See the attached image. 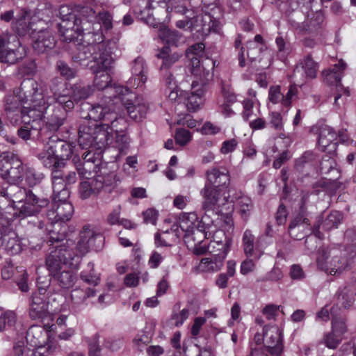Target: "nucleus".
I'll return each mask as SVG.
<instances>
[{"mask_svg":"<svg viewBox=\"0 0 356 356\" xmlns=\"http://www.w3.org/2000/svg\"><path fill=\"white\" fill-rule=\"evenodd\" d=\"M156 56L158 58L162 59L163 63L160 67V70L161 71L168 70L170 67L174 63L177 62L181 58V54L179 53H173L170 54V49L169 47H163L158 54H156Z\"/></svg>","mask_w":356,"mask_h":356,"instance_id":"nucleus-37","label":"nucleus"},{"mask_svg":"<svg viewBox=\"0 0 356 356\" xmlns=\"http://www.w3.org/2000/svg\"><path fill=\"white\" fill-rule=\"evenodd\" d=\"M337 136L334 129L329 126H324L320 129L318 144L325 148L337 140Z\"/></svg>","mask_w":356,"mask_h":356,"instance_id":"nucleus-42","label":"nucleus"},{"mask_svg":"<svg viewBox=\"0 0 356 356\" xmlns=\"http://www.w3.org/2000/svg\"><path fill=\"white\" fill-rule=\"evenodd\" d=\"M37 286L40 294H51L58 291L51 286V280L47 277H39L37 279Z\"/></svg>","mask_w":356,"mask_h":356,"instance_id":"nucleus-54","label":"nucleus"},{"mask_svg":"<svg viewBox=\"0 0 356 356\" xmlns=\"http://www.w3.org/2000/svg\"><path fill=\"white\" fill-rule=\"evenodd\" d=\"M56 69L60 72V75L65 77L67 79H72L76 75V71L70 68L67 64L63 60L57 61Z\"/></svg>","mask_w":356,"mask_h":356,"instance_id":"nucleus-59","label":"nucleus"},{"mask_svg":"<svg viewBox=\"0 0 356 356\" xmlns=\"http://www.w3.org/2000/svg\"><path fill=\"white\" fill-rule=\"evenodd\" d=\"M48 339V332L40 325H31L26 332L27 343L33 347L44 346Z\"/></svg>","mask_w":356,"mask_h":356,"instance_id":"nucleus-27","label":"nucleus"},{"mask_svg":"<svg viewBox=\"0 0 356 356\" xmlns=\"http://www.w3.org/2000/svg\"><path fill=\"white\" fill-rule=\"evenodd\" d=\"M243 245L245 255L252 257L254 255V236L248 229L245 230L243 234Z\"/></svg>","mask_w":356,"mask_h":356,"instance_id":"nucleus-49","label":"nucleus"},{"mask_svg":"<svg viewBox=\"0 0 356 356\" xmlns=\"http://www.w3.org/2000/svg\"><path fill=\"white\" fill-rule=\"evenodd\" d=\"M325 17L321 11H317L302 23H297L294 27L301 34H317L323 29Z\"/></svg>","mask_w":356,"mask_h":356,"instance_id":"nucleus-17","label":"nucleus"},{"mask_svg":"<svg viewBox=\"0 0 356 356\" xmlns=\"http://www.w3.org/2000/svg\"><path fill=\"white\" fill-rule=\"evenodd\" d=\"M90 183V179L80 182L79 193L81 199L86 200L89 198L92 195H95V191Z\"/></svg>","mask_w":356,"mask_h":356,"instance_id":"nucleus-58","label":"nucleus"},{"mask_svg":"<svg viewBox=\"0 0 356 356\" xmlns=\"http://www.w3.org/2000/svg\"><path fill=\"white\" fill-rule=\"evenodd\" d=\"M18 136L23 140L43 139L44 131H40V127L32 124H24L17 131Z\"/></svg>","mask_w":356,"mask_h":356,"instance_id":"nucleus-40","label":"nucleus"},{"mask_svg":"<svg viewBox=\"0 0 356 356\" xmlns=\"http://www.w3.org/2000/svg\"><path fill=\"white\" fill-rule=\"evenodd\" d=\"M343 340L342 337H338L332 331L324 333L320 343L324 344L329 349L335 350Z\"/></svg>","mask_w":356,"mask_h":356,"instance_id":"nucleus-47","label":"nucleus"},{"mask_svg":"<svg viewBox=\"0 0 356 356\" xmlns=\"http://www.w3.org/2000/svg\"><path fill=\"white\" fill-rule=\"evenodd\" d=\"M231 181L229 170L223 166H213L205 171V183L226 190Z\"/></svg>","mask_w":356,"mask_h":356,"instance_id":"nucleus-12","label":"nucleus"},{"mask_svg":"<svg viewBox=\"0 0 356 356\" xmlns=\"http://www.w3.org/2000/svg\"><path fill=\"white\" fill-rule=\"evenodd\" d=\"M216 241L217 243H210L209 248L218 249V250H220V252L218 253L219 254L225 253V255H227L232 243L231 238L228 237H224V240Z\"/></svg>","mask_w":356,"mask_h":356,"instance_id":"nucleus-57","label":"nucleus"},{"mask_svg":"<svg viewBox=\"0 0 356 356\" xmlns=\"http://www.w3.org/2000/svg\"><path fill=\"white\" fill-rule=\"evenodd\" d=\"M111 126H104L103 123L100 124H95V135L93 146L97 149H102L108 144L112 140Z\"/></svg>","mask_w":356,"mask_h":356,"instance_id":"nucleus-30","label":"nucleus"},{"mask_svg":"<svg viewBox=\"0 0 356 356\" xmlns=\"http://www.w3.org/2000/svg\"><path fill=\"white\" fill-rule=\"evenodd\" d=\"M48 138L59 161L65 162L66 160H68L72 156L74 148L72 144L65 140H60L54 136H48Z\"/></svg>","mask_w":356,"mask_h":356,"instance_id":"nucleus-21","label":"nucleus"},{"mask_svg":"<svg viewBox=\"0 0 356 356\" xmlns=\"http://www.w3.org/2000/svg\"><path fill=\"white\" fill-rule=\"evenodd\" d=\"M74 213L73 205L66 201H53L51 209L47 211L48 218L51 224L47 229L51 241L62 242L66 239L67 227L65 222L69 221Z\"/></svg>","mask_w":356,"mask_h":356,"instance_id":"nucleus-4","label":"nucleus"},{"mask_svg":"<svg viewBox=\"0 0 356 356\" xmlns=\"http://www.w3.org/2000/svg\"><path fill=\"white\" fill-rule=\"evenodd\" d=\"M49 201L47 199H40L30 191L21 203L22 205L17 207L19 210L17 216L21 218L34 216L38 213L42 208L46 207Z\"/></svg>","mask_w":356,"mask_h":356,"instance_id":"nucleus-14","label":"nucleus"},{"mask_svg":"<svg viewBox=\"0 0 356 356\" xmlns=\"http://www.w3.org/2000/svg\"><path fill=\"white\" fill-rule=\"evenodd\" d=\"M17 321L16 314L13 311H6L0 316V332L6 329V327H13Z\"/></svg>","mask_w":356,"mask_h":356,"instance_id":"nucleus-48","label":"nucleus"},{"mask_svg":"<svg viewBox=\"0 0 356 356\" xmlns=\"http://www.w3.org/2000/svg\"><path fill=\"white\" fill-rule=\"evenodd\" d=\"M36 156L45 168H50L51 171L65 166V162L58 160L49 141Z\"/></svg>","mask_w":356,"mask_h":356,"instance_id":"nucleus-19","label":"nucleus"},{"mask_svg":"<svg viewBox=\"0 0 356 356\" xmlns=\"http://www.w3.org/2000/svg\"><path fill=\"white\" fill-rule=\"evenodd\" d=\"M66 116V111L60 105L55 107L52 110V113L47 117L45 126H42V129H44V134L47 131H56L65 123Z\"/></svg>","mask_w":356,"mask_h":356,"instance_id":"nucleus-25","label":"nucleus"},{"mask_svg":"<svg viewBox=\"0 0 356 356\" xmlns=\"http://www.w3.org/2000/svg\"><path fill=\"white\" fill-rule=\"evenodd\" d=\"M191 138V133L185 129H178L175 133L176 143L181 146L186 145Z\"/></svg>","mask_w":356,"mask_h":356,"instance_id":"nucleus-62","label":"nucleus"},{"mask_svg":"<svg viewBox=\"0 0 356 356\" xmlns=\"http://www.w3.org/2000/svg\"><path fill=\"white\" fill-rule=\"evenodd\" d=\"M270 123L269 124L277 131H280L283 128V121L281 114L278 112H270L269 113Z\"/></svg>","mask_w":356,"mask_h":356,"instance_id":"nucleus-64","label":"nucleus"},{"mask_svg":"<svg viewBox=\"0 0 356 356\" xmlns=\"http://www.w3.org/2000/svg\"><path fill=\"white\" fill-rule=\"evenodd\" d=\"M283 99V94L281 92V88L280 86H272L270 88L268 91V99L273 104H277L280 102Z\"/></svg>","mask_w":356,"mask_h":356,"instance_id":"nucleus-63","label":"nucleus"},{"mask_svg":"<svg viewBox=\"0 0 356 356\" xmlns=\"http://www.w3.org/2000/svg\"><path fill=\"white\" fill-rule=\"evenodd\" d=\"M44 175L40 172H38L34 168H29L26 169L25 172V180L27 184L33 187L42 180Z\"/></svg>","mask_w":356,"mask_h":356,"instance_id":"nucleus-53","label":"nucleus"},{"mask_svg":"<svg viewBox=\"0 0 356 356\" xmlns=\"http://www.w3.org/2000/svg\"><path fill=\"white\" fill-rule=\"evenodd\" d=\"M93 74L95 75L94 79V86L98 90L108 89L111 82L110 74L106 72L108 69L98 68L97 65H90Z\"/></svg>","mask_w":356,"mask_h":356,"instance_id":"nucleus-35","label":"nucleus"},{"mask_svg":"<svg viewBox=\"0 0 356 356\" xmlns=\"http://www.w3.org/2000/svg\"><path fill=\"white\" fill-rule=\"evenodd\" d=\"M27 14L26 10H22L19 17L13 23V31L19 36L26 35L31 29V23L26 20Z\"/></svg>","mask_w":356,"mask_h":356,"instance_id":"nucleus-39","label":"nucleus"},{"mask_svg":"<svg viewBox=\"0 0 356 356\" xmlns=\"http://www.w3.org/2000/svg\"><path fill=\"white\" fill-rule=\"evenodd\" d=\"M196 219V215L193 213H185L180 218L179 227L185 232V238L191 236H194V238L198 236V243L202 241V238H212L211 243H217L216 241L224 240V237H227L225 233L221 229H211V227H208L202 230L199 226L195 225L193 220Z\"/></svg>","mask_w":356,"mask_h":356,"instance_id":"nucleus-7","label":"nucleus"},{"mask_svg":"<svg viewBox=\"0 0 356 356\" xmlns=\"http://www.w3.org/2000/svg\"><path fill=\"white\" fill-rule=\"evenodd\" d=\"M1 241L3 248L10 255L17 254L22 250L21 242L12 229L4 230Z\"/></svg>","mask_w":356,"mask_h":356,"instance_id":"nucleus-24","label":"nucleus"},{"mask_svg":"<svg viewBox=\"0 0 356 356\" xmlns=\"http://www.w3.org/2000/svg\"><path fill=\"white\" fill-rule=\"evenodd\" d=\"M97 240L102 242V236L87 226L80 232L79 240L76 245L70 240L53 242L49 236L50 252L46 257L45 264L49 275L52 276L62 270L64 265L77 268L81 257L90 249H97L98 246L95 244Z\"/></svg>","mask_w":356,"mask_h":356,"instance_id":"nucleus-1","label":"nucleus"},{"mask_svg":"<svg viewBox=\"0 0 356 356\" xmlns=\"http://www.w3.org/2000/svg\"><path fill=\"white\" fill-rule=\"evenodd\" d=\"M49 88L52 92L53 97L56 95L65 96V92L68 90L66 82L59 78L51 79L49 83Z\"/></svg>","mask_w":356,"mask_h":356,"instance_id":"nucleus-52","label":"nucleus"},{"mask_svg":"<svg viewBox=\"0 0 356 356\" xmlns=\"http://www.w3.org/2000/svg\"><path fill=\"white\" fill-rule=\"evenodd\" d=\"M224 189L204 184L200 191L202 207L206 210H215L228 202L229 195H225Z\"/></svg>","mask_w":356,"mask_h":356,"instance_id":"nucleus-11","label":"nucleus"},{"mask_svg":"<svg viewBox=\"0 0 356 356\" xmlns=\"http://www.w3.org/2000/svg\"><path fill=\"white\" fill-rule=\"evenodd\" d=\"M204 44L198 42L190 46L186 51L190 72L199 79L203 85L208 84L213 80V70L216 66V61L212 59L205 58L200 60L204 54Z\"/></svg>","mask_w":356,"mask_h":356,"instance_id":"nucleus-5","label":"nucleus"},{"mask_svg":"<svg viewBox=\"0 0 356 356\" xmlns=\"http://www.w3.org/2000/svg\"><path fill=\"white\" fill-rule=\"evenodd\" d=\"M60 289H68L74 286L77 277L71 270H62L51 276Z\"/></svg>","mask_w":356,"mask_h":356,"instance_id":"nucleus-33","label":"nucleus"},{"mask_svg":"<svg viewBox=\"0 0 356 356\" xmlns=\"http://www.w3.org/2000/svg\"><path fill=\"white\" fill-rule=\"evenodd\" d=\"M124 104L129 117L135 120H142L148 110L147 105L139 98H136L134 102L127 99Z\"/></svg>","mask_w":356,"mask_h":356,"instance_id":"nucleus-32","label":"nucleus"},{"mask_svg":"<svg viewBox=\"0 0 356 356\" xmlns=\"http://www.w3.org/2000/svg\"><path fill=\"white\" fill-rule=\"evenodd\" d=\"M331 331L338 337H342L348 332L346 321L343 318H333L331 322Z\"/></svg>","mask_w":356,"mask_h":356,"instance_id":"nucleus-51","label":"nucleus"},{"mask_svg":"<svg viewBox=\"0 0 356 356\" xmlns=\"http://www.w3.org/2000/svg\"><path fill=\"white\" fill-rule=\"evenodd\" d=\"M315 159V154L312 152L307 151L296 159L295 166L298 170H300L305 164L312 162Z\"/></svg>","mask_w":356,"mask_h":356,"instance_id":"nucleus-61","label":"nucleus"},{"mask_svg":"<svg viewBox=\"0 0 356 356\" xmlns=\"http://www.w3.org/2000/svg\"><path fill=\"white\" fill-rule=\"evenodd\" d=\"M319 65L316 62L311 54L301 59L293 70L295 78L300 76L304 81L315 79L317 76Z\"/></svg>","mask_w":356,"mask_h":356,"instance_id":"nucleus-16","label":"nucleus"},{"mask_svg":"<svg viewBox=\"0 0 356 356\" xmlns=\"http://www.w3.org/2000/svg\"><path fill=\"white\" fill-rule=\"evenodd\" d=\"M30 191L20 187L17 184H10L6 188L0 187V194L10 200L13 204L22 203Z\"/></svg>","mask_w":356,"mask_h":356,"instance_id":"nucleus-29","label":"nucleus"},{"mask_svg":"<svg viewBox=\"0 0 356 356\" xmlns=\"http://www.w3.org/2000/svg\"><path fill=\"white\" fill-rule=\"evenodd\" d=\"M20 42L14 35H0V62L14 64L23 57L19 52Z\"/></svg>","mask_w":356,"mask_h":356,"instance_id":"nucleus-10","label":"nucleus"},{"mask_svg":"<svg viewBox=\"0 0 356 356\" xmlns=\"http://www.w3.org/2000/svg\"><path fill=\"white\" fill-rule=\"evenodd\" d=\"M343 215L337 211L330 212L325 220L322 222L323 228L325 230L329 231L332 229L338 227L339 225L341 223Z\"/></svg>","mask_w":356,"mask_h":356,"instance_id":"nucleus-45","label":"nucleus"},{"mask_svg":"<svg viewBox=\"0 0 356 356\" xmlns=\"http://www.w3.org/2000/svg\"><path fill=\"white\" fill-rule=\"evenodd\" d=\"M339 302L346 309L352 306L354 302L353 293L347 289L341 291L338 296Z\"/></svg>","mask_w":356,"mask_h":356,"instance_id":"nucleus-60","label":"nucleus"},{"mask_svg":"<svg viewBox=\"0 0 356 356\" xmlns=\"http://www.w3.org/2000/svg\"><path fill=\"white\" fill-rule=\"evenodd\" d=\"M102 25L100 22L92 24V29L84 33L83 38L80 40L83 42L79 44L77 53L73 57L76 62H81L92 57L93 63L91 65H97L98 68L109 69L113 63V58L103 42V34L100 31Z\"/></svg>","mask_w":356,"mask_h":356,"instance_id":"nucleus-2","label":"nucleus"},{"mask_svg":"<svg viewBox=\"0 0 356 356\" xmlns=\"http://www.w3.org/2000/svg\"><path fill=\"white\" fill-rule=\"evenodd\" d=\"M96 295V290L93 288H76L71 292V300L74 307L86 304L87 300Z\"/></svg>","mask_w":356,"mask_h":356,"instance_id":"nucleus-34","label":"nucleus"},{"mask_svg":"<svg viewBox=\"0 0 356 356\" xmlns=\"http://www.w3.org/2000/svg\"><path fill=\"white\" fill-rule=\"evenodd\" d=\"M226 256L225 253L214 254L211 258H203L199 268L204 271H218L222 268Z\"/></svg>","mask_w":356,"mask_h":356,"instance_id":"nucleus-36","label":"nucleus"},{"mask_svg":"<svg viewBox=\"0 0 356 356\" xmlns=\"http://www.w3.org/2000/svg\"><path fill=\"white\" fill-rule=\"evenodd\" d=\"M49 305L42 298L33 295L30 304L29 316L32 319H44L49 316Z\"/></svg>","mask_w":356,"mask_h":356,"instance_id":"nucleus-28","label":"nucleus"},{"mask_svg":"<svg viewBox=\"0 0 356 356\" xmlns=\"http://www.w3.org/2000/svg\"><path fill=\"white\" fill-rule=\"evenodd\" d=\"M320 220L313 227L309 219L302 213H298L290 222L288 231L290 236L295 240H301L311 234H314L321 238V233L319 231Z\"/></svg>","mask_w":356,"mask_h":356,"instance_id":"nucleus-8","label":"nucleus"},{"mask_svg":"<svg viewBox=\"0 0 356 356\" xmlns=\"http://www.w3.org/2000/svg\"><path fill=\"white\" fill-rule=\"evenodd\" d=\"M127 123L125 122V125L118 124V131L115 129H112L113 131L116 134L115 142L118 146V148L121 154H125L129 149L130 138L129 137L123 132L124 129L126 128Z\"/></svg>","mask_w":356,"mask_h":356,"instance_id":"nucleus-41","label":"nucleus"},{"mask_svg":"<svg viewBox=\"0 0 356 356\" xmlns=\"http://www.w3.org/2000/svg\"><path fill=\"white\" fill-rule=\"evenodd\" d=\"M72 98L75 102L86 99L89 97L94 91L93 87L84 83H76L72 86Z\"/></svg>","mask_w":356,"mask_h":356,"instance_id":"nucleus-38","label":"nucleus"},{"mask_svg":"<svg viewBox=\"0 0 356 356\" xmlns=\"http://www.w3.org/2000/svg\"><path fill=\"white\" fill-rule=\"evenodd\" d=\"M86 118L92 120L95 122L101 121L104 126H111L112 129L118 130V124L125 125V120L119 115L115 111L112 110L110 106H102L97 104L90 106L88 108V113Z\"/></svg>","mask_w":356,"mask_h":356,"instance_id":"nucleus-9","label":"nucleus"},{"mask_svg":"<svg viewBox=\"0 0 356 356\" xmlns=\"http://www.w3.org/2000/svg\"><path fill=\"white\" fill-rule=\"evenodd\" d=\"M158 36L168 44L177 46L182 35L176 30H170L161 26L158 32Z\"/></svg>","mask_w":356,"mask_h":356,"instance_id":"nucleus-43","label":"nucleus"},{"mask_svg":"<svg viewBox=\"0 0 356 356\" xmlns=\"http://www.w3.org/2000/svg\"><path fill=\"white\" fill-rule=\"evenodd\" d=\"M318 266L332 275L341 274L347 267L348 261L345 257L335 256L329 261H324V255L317 259Z\"/></svg>","mask_w":356,"mask_h":356,"instance_id":"nucleus-20","label":"nucleus"},{"mask_svg":"<svg viewBox=\"0 0 356 356\" xmlns=\"http://www.w3.org/2000/svg\"><path fill=\"white\" fill-rule=\"evenodd\" d=\"M220 91L224 99L228 103H234L236 101V96L229 81L222 79L220 81Z\"/></svg>","mask_w":356,"mask_h":356,"instance_id":"nucleus-50","label":"nucleus"},{"mask_svg":"<svg viewBox=\"0 0 356 356\" xmlns=\"http://www.w3.org/2000/svg\"><path fill=\"white\" fill-rule=\"evenodd\" d=\"M73 162L76 165V170L80 177L83 179H90L89 177L91 175V165L80 162V159L77 156L73 158Z\"/></svg>","mask_w":356,"mask_h":356,"instance_id":"nucleus-55","label":"nucleus"},{"mask_svg":"<svg viewBox=\"0 0 356 356\" xmlns=\"http://www.w3.org/2000/svg\"><path fill=\"white\" fill-rule=\"evenodd\" d=\"M62 169L58 168L51 171L52 201L67 200L70 196V192L67 188V184L64 178V172Z\"/></svg>","mask_w":356,"mask_h":356,"instance_id":"nucleus-18","label":"nucleus"},{"mask_svg":"<svg viewBox=\"0 0 356 356\" xmlns=\"http://www.w3.org/2000/svg\"><path fill=\"white\" fill-rule=\"evenodd\" d=\"M95 124L92 122H84L79 127L78 143L83 149L93 147Z\"/></svg>","mask_w":356,"mask_h":356,"instance_id":"nucleus-26","label":"nucleus"},{"mask_svg":"<svg viewBox=\"0 0 356 356\" xmlns=\"http://www.w3.org/2000/svg\"><path fill=\"white\" fill-rule=\"evenodd\" d=\"M90 179L95 195H98L100 193H112L120 181L118 175L113 172L98 174Z\"/></svg>","mask_w":356,"mask_h":356,"instance_id":"nucleus-13","label":"nucleus"},{"mask_svg":"<svg viewBox=\"0 0 356 356\" xmlns=\"http://www.w3.org/2000/svg\"><path fill=\"white\" fill-rule=\"evenodd\" d=\"M56 45V40L51 31L42 30L37 33L33 42V49L41 54L53 49Z\"/></svg>","mask_w":356,"mask_h":356,"instance_id":"nucleus-22","label":"nucleus"},{"mask_svg":"<svg viewBox=\"0 0 356 356\" xmlns=\"http://www.w3.org/2000/svg\"><path fill=\"white\" fill-rule=\"evenodd\" d=\"M62 22L58 24V31L62 40L65 42H72L78 40L79 36L83 38L84 33L91 31L89 19L85 17H77L75 14L70 13L67 6H63L60 9Z\"/></svg>","mask_w":356,"mask_h":356,"instance_id":"nucleus-6","label":"nucleus"},{"mask_svg":"<svg viewBox=\"0 0 356 356\" xmlns=\"http://www.w3.org/2000/svg\"><path fill=\"white\" fill-rule=\"evenodd\" d=\"M131 70L134 75L138 76L140 82L143 83L146 82L147 69L143 58L139 56L134 60Z\"/></svg>","mask_w":356,"mask_h":356,"instance_id":"nucleus-46","label":"nucleus"},{"mask_svg":"<svg viewBox=\"0 0 356 356\" xmlns=\"http://www.w3.org/2000/svg\"><path fill=\"white\" fill-rule=\"evenodd\" d=\"M19 90L23 95L22 101L25 103L30 102V106L24 107L21 111L22 122L35 126L38 124L40 131H44V129H42V118L44 117L49 105L44 99L40 84L31 79H25L22 82Z\"/></svg>","mask_w":356,"mask_h":356,"instance_id":"nucleus-3","label":"nucleus"},{"mask_svg":"<svg viewBox=\"0 0 356 356\" xmlns=\"http://www.w3.org/2000/svg\"><path fill=\"white\" fill-rule=\"evenodd\" d=\"M241 217L247 219L252 210L253 204L251 199L245 195H241L235 200Z\"/></svg>","mask_w":356,"mask_h":356,"instance_id":"nucleus-44","label":"nucleus"},{"mask_svg":"<svg viewBox=\"0 0 356 356\" xmlns=\"http://www.w3.org/2000/svg\"><path fill=\"white\" fill-rule=\"evenodd\" d=\"M24 168L19 162L16 166H13L10 162L5 161L1 169L0 179L6 180L9 184H17L22 179Z\"/></svg>","mask_w":356,"mask_h":356,"instance_id":"nucleus-23","label":"nucleus"},{"mask_svg":"<svg viewBox=\"0 0 356 356\" xmlns=\"http://www.w3.org/2000/svg\"><path fill=\"white\" fill-rule=\"evenodd\" d=\"M197 81H193L191 84L192 91L186 92L184 94L185 104L188 111H196L204 103V94L205 92V86L207 84H202V81L197 79Z\"/></svg>","mask_w":356,"mask_h":356,"instance_id":"nucleus-15","label":"nucleus"},{"mask_svg":"<svg viewBox=\"0 0 356 356\" xmlns=\"http://www.w3.org/2000/svg\"><path fill=\"white\" fill-rule=\"evenodd\" d=\"M275 43L277 47V56L284 59L291 52L290 44L286 42L282 36H277L275 38Z\"/></svg>","mask_w":356,"mask_h":356,"instance_id":"nucleus-56","label":"nucleus"},{"mask_svg":"<svg viewBox=\"0 0 356 356\" xmlns=\"http://www.w3.org/2000/svg\"><path fill=\"white\" fill-rule=\"evenodd\" d=\"M346 67V64L342 60H340L332 69L323 70L322 72L323 81L327 85H335L336 87H339L341 80L342 72Z\"/></svg>","mask_w":356,"mask_h":356,"instance_id":"nucleus-31","label":"nucleus"}]
</instances>
